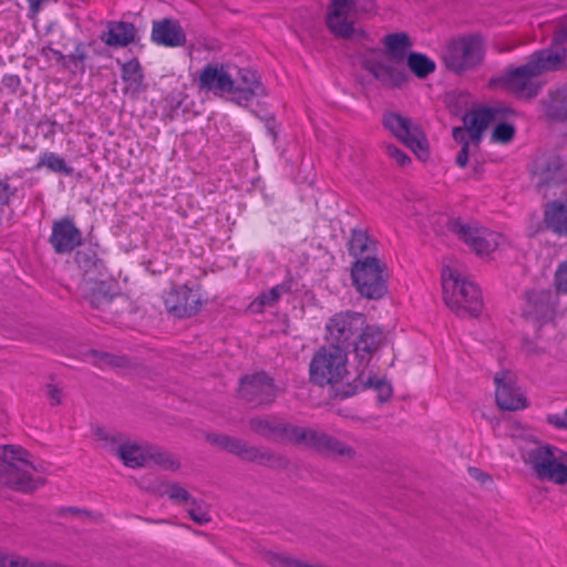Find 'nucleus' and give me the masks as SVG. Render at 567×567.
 <instances>
[{
	"label": "nucleus",
	"mask_w": 567,
	"mask_h": 567,
	"mask_svg": "<svg viewBox=\"0 0 567 567\" xmlns=\"http://www.w3.org/2000/svg\"><path fill=\"white\" fill-rule=\"evenodd\" d=\"M567 65V50L554 52L542 50L535 52L527 63L511 69L505 75L488 81L489 87H503L523 99H533L542 86L539 75L547 71L558 70Z\"/></svg>",
	"instance_id": "obj_1"
},
{
	"label": "nucleus",
	"mask_w": 567,
	"mask_h": 567,
	"mask_svg": "<svg viewBox=\"0 0 567 567\" xmlns=\"http://www.w3.org/2000/svg\"><path fill=\"white\" fill-rule=\"evenodd\" d=\"M518 456L536 480L556 485L567 483V452L564 450L539 441H528L519 446Z\"/></svg>",
	"instance_id": "obj_2"
},
{
	"label": "nucleus",
	"mask_w": 567,
	"mask_h": 567,
	"mask_svg": "<svg viewBox=\"0 0 567 567\" xmlns=\"http://www.w3.org/2000/svg\"><path fill=\"white\" fill-rule=\"evenodd\" d=\"M443 299L446 306L460 317H476L483 308L482 293L476 284L453 269L442 272Z\"/></svg>",
	"instance_id": "obj_3"
},
{
	"label": "nucleus",
	"mask_w": 567,
	"mask_h": 567,
	"mask_svg": "<svg viewBox=\"0 0 567 567\" xmlns=\"http://www.w3.org/2000/svg\"><path fill=\"white\" fill-rule=\"evenodd\" d=\"M35 467L30 454L17 445L0 446V483L22 493L38 487L33 477Z\"/></svg>",
	"instance_id": "obj_4"
},
{
	"label": "nucleus",
	"mask_w": 567,
	"mask_h": 567,
	"mask_svg": "<svg viewBox=\"0 0 567 567\" xmlns=\"http://www.w3.org/2000/svg\"><path fill=\"white\" fill-rule=\"evenodd\" d=\"M35 467L30 454L17 445L0 446V483L22 493L38 487L33 477Z\"/></svg>",
	"instance_id": "obj_5"
},
{
	"label": "nucleus",
	"mask_w": 567,
	"mask_h": 567,
	"mask_svg": "<svg viewBox=\"0 0 567 567\" xmlns=\"http://www.w3.org/2000/svg\"><path fill=\"white\" fill-rule=\"evenodd\" d=\"M348 374V351L342 347L322 346L311 358L309 379L319 386L339 384Z\"/></svg>",
	"instance_id": "obj_6"
},
{
	"label": "nucleus",
	"mask_w": 567,
	"mask_h": 567,
	"mask_svg": "<svg viewBox=\"0 0 567 567\" xmlns=\"http://www.w3.org/2000/svg\"><path fill=\"white\" fill-rule=\"evenodd\" d=\"M485 58L483 39L476 34H467L450 40L442 53L446 69L455 74L478 69Z\"/></svg>",
	"instance_id": "obj_7"
},
{
	"label": "nucleus",
	"mask_w": 567,
	"mask_h": 567,
	"mask_svg": "<svg viewBox=\"0 0 567 567\" xmlns=\"http://www.w3.org/2000/svg\"><path fill=\"white\" fill-rule=\"evenodd\" d=\"M386 265L380 258L354 260L351 280L360 296L380 299L386 292Z\"/></svg>",
	"instance_id": "obj_8"
},
{
	"label": "nucleus",
	"mask_w": 567,
	"mask_h": 567,
	"mask_svg": "<svg viewBox=\"0 0 567 567\" xmlns=\"http://www.w3.org/2000/svg\"><path fill=\"white\" fill-rule=\"evenodd\" d=\"M395 63L380 49H369L361 54V66L388 89H399L408 81L405 70Z\"/></svg>",
	"instance_id": "obj_9"
},
{
	"label": "nucleus",
	"mask_w": 567,
	"mask_h": 567,
	"mask_svg": "<svg viewBox=\"0 0 567 567\" xmlns=\"http://www.w3.org/2000/svg\"><path fill=\"white\" fill-rule=\"evenodd\" d=\"M285 433L291 442L312 447L321 453L346 458L354 456V450L351 446L327 433L300 426L285 429Z\"/></svg>",
	"instance_id": "obj_10"
},
{
	"label": "nucleus",
	"mask_w": 567,
	"mask_h": 567,
	"mask_svg": "<svg viewBox=\"0 0 567 567\" xmlns=\"http://www.w3.org/2000/svg\"><path fill=\"white\" fill-rule=\"evenodd\" d=\"M367 318L355 311H340L334 313L326 323V340L333 347H348L353 344L361 329H364Z\"/></svg>",
	"instance_id": "obj_11"
},
{
	"label": "nucleus",
	"mask_w": 567,
	"mask_h": 567,
	"mask_svg": "<svg viewBox=\"0 0 567 567\" xmlns=\"http://www.w3.org/2000/svg\"><path fill=\"white\" fill-rule=\"evenodd\" d=\"M449 228L478 256H488L505 240L497 231L473 226L460 219L452 220Z\"/></svg>",
	"instance_id": "obj_12"
},
{
	"label": "nucleus",
	"mask_w": 567,
	"mask_h": 567,
	"mask_svg": "<svg viewBox=\"0 0 567 567\" xmlns=\"http://www.w3.org/2000/svg\"><path fill=\"white\" fill-rule=\"evenodd\" d=\"M163 302L168 313L176 318H190L197 315L205 298L199 286L174 285L163 295Z\"/></svg>",
	"instance_id": "obj_13"
},
{
	"label": "nucleus",
	"mask_w": 567,
	"mask_h": 567,
	"mask_svg": "<svg viewBox=\"0 0 567 567\" xmlns=\"http://www.w3.org/2000/svg\"><path fill=\"white\" fill-rule=\"evenodd\" d=\"M383 125L420 159L426 161L429 158L427 140L422 130L413 125L410 118L391 112L383 115Z\"/></svg>",
	"instance_id": "obj_14"
},
{
	"label": "nucleus",
	"mask_w": 567,
	"mask_h": 567,
	"mask_svg": "<svg viewBox=\"0 0 567 567\" xmlns=\"http://www.w3.org/2000/svg\"><path fill=\"white\" fill-rule=\"evenodd\" d=\"M556 313V295L549 289H533L525 293L522 317L535 327L553 321Z\"/></svg>",
	"instance_id": "obj_15"
},
{
	"label": "nucleus",
	"mask_w": 567,
	"mask_h": 567,
	"mask_svg": "<svg viewBox=\"0 0 567 567\" xmlns=\"http://www.w3.org/2000/svg\"><path fill=\"white\" fill-rule=\"evenodd\" d=\"M116 453L124 465L132 468L146 466L151 462L171 471L179 467V463L169 454L159 451L150 452L136 444H122Z\"/></svg>",
	"instance_id": "obj_16"
},
{
	"label": "nucleus",
	"mask_w": 567,
	"mask_h": 567,
	"mask_svg": "<svg viewBox=\"0 0 567 567\" xmlns=\"http://www.w3.org/2000/svg\"><path fill=\"white\" fill-rule=\"evenodd\" d=\"M276 392L274 380L265 372L245 375L239 382V395L257 405L272 402Z\"/></svg>",
	"instance_id": "obj_17"
},
{
	"label": "nucleus",
	"mask_w": 567,
	"mask_h": 567,
	"mask_svg": "<svg viewBox=\"0 0 567 567\" xmlns=\"http://www.w3.org/2000/svg\"><path fill=\"white\" fill-rule=\"evenodd\" d=\"M388 341L386 333L377 324L364 322V329H361L353 341V352L359 364L368 367L373 355L382 349Z\"/></svg>",
	"instance_id": "obj_18"
},
{
	"label": "nucleus",
	"mask_w": 567,
	"mask_h": 567,
	"mask_svg": "<svg viewBox=\"0 0 567 567\" xmlns=\"http://www.w3.org/2000/svg\"><path fill=\"white\" fill-rule=\"evenodd\" d=\"M351 8L347 0H331L327 14V25L329 30L338 38L350 39L354 35L367 39L363 30H357L353 25Z\"/></svg>",
	"instance_id": "obj_19"
},
{
	"label": "nucleus",
	"mask_w": 567,
	"mask_h": 567,
	"mask_svg": "<svg viewBox=\"0 0 567 567\" xmlns=\"http://www.w3.org/2000/svg\"><path fill=\"white\" fill-rule=\"evenodd\" d=\"M533 176L539 187L557 186L567 181V165L558 155L545 154L535 161Z\"/></svg>",
	"instance_id": "obj_20"
},
{
	"label": "nucleus",
	"mask_w": 567,
	"mask_h": 567,
	"mask_svg": "<svg viewBox=\"0 0 567 567\" xmlns=\"http://www.w3.org/2000/svg\"><path fill=\"white\" fill-rule=\"evenodd\" d=\"M267 92L259 75L250 69H238L234 79L233 101L246 106L252 99L266 96Z\"/></svg>",
	"instance_id": "obj_21"
},
{
	"label": "nucleus",
	"mask_w": 567,
	"mask_h": 567,
	"mask_svg": "<svg viewBox=\"0 0 567 567\" xmlns=\"http://www.w3.org/2000/svg\"><path fill=\"white\" fill-rule=\"evenodd\" d=\"M495 399L499 409L504 411L524 410L528 406L525 393L517 388L507 373L496 374Z\"/></svg>",
	"instance_id": "obj_22"
},
{
	"label": "nucleus",
	"mask_w": 567,
	"mask_h": 567,
	"mask_svg": "<svg viewBox=\"0 0 567 567\" xmlns=\"http://www.w3.org/2000/svg\"><path fill=\"white\" fill-rule=\"evenodd\" d=\"M50 243L58 254L71 252L82 245V234L71 218L64 217L53 223Z\"/></svg>",
	"instance_id": "obj_23"
},
{
	"label": "nucleus",
	"mask_w": 567,
	"mask_h": 567,
	"mask_svg": "<svg viewBox=\"0 0 567 567\" xmlns=\"http://www.w3.org/2000/svg\"><path fill=\"white\" fill-rule=\"evenodd\" d=\"M199 85L202 89L212 91L215 94H229L233 97L234 78L227 65H206L199 74Z\"/></svg>",
	"instance_id": "obj_24"
},
{
	"label": "nucleus",
	"mask_w": 567,
	"mask_h": 567,
	"mask_svg": "<svg viewBox=\"0 0 567 567\" xmlns=\"http://www.w3.org/2000/svg\"><path fill=\"white\" fill-rule=\"evenodd\" d=\"M151 39L165 48L183 47L186 43V34L181 23L168 18L153 21Z\"/></svg>",
	"instance_id": "obj_25"
},
{
	"label": "nucleus",
	"mask_w": 567,
	"mask_h": 567,
	"mask_svg": "<svg viewBox=\"0 0 567 567\" xmlns=\"http://www.w3.org/2000/svg\"><path fill=\"white\" fill-rule=\"evenodd\" d=\"M348 251L355 260L378 257V241L367 229L353 228L348 240Z\"/></svg>",
	"instance_id": "obj_26"
},
{
	"label": "nucleus",
	"mask_w": 567,
	"mask_h": 567,
	"mask_svg": "<svg viewBox=\"0 0 567 567\" xmlns=\"http://www.w3.org/2000/svg\"><path fill=\"white\" fill-rule=\"evenodd\" d=\"M495 110L483 107L467 113L463 121L472 133L473 146L477 147L482 140L483 132L495 120Z\"/></svg>",
	"instance_id": "obj_27"
},
{
	"label": "nucleus",
	"mask_w": 567,
	"mask_h": 567,
	"mask_svg": "<svg viewBox=\"0 0 567 567\" xmlns=\"http://www.w3.org/2000/svg\"><path fill=\"white\" fill-rule=\"evenodd\" d=\"M135 35L136 29L133 23L114 21L107 24V31L101 40L109 47L122 48L132 43Z\"/></svg>",
	"instance_id": "obj_28"
},
{
	"label": "nucleus",
	"mask_w": 567,
	"mask_h": 567,
	"mask_svg": "<svg viewBox=\"0 0 567 567\" xmlns=\"http://www.w3.org/2000/svg\"><path fill=\"white\" fill-rule=\"evenodd\" d=\"M208 440L216 446L229 453L236 454L244 460L254 461L258 456V451L248 446L243 441L228 435H209Z\"/></svg>",
	"instance_id": "obj_29"
},
{
	"label": "nucleus",
	"mask_w": 567,
	"mask_h": 567,
	"mask_svg": "<svg viewBox=\"0 0 567 567\" xmlns=\"http://www.w3.org/2000/svg\"><path fill=\"white\" fill-rule=\"evenodd\" d=\"M382 43L386 55L393 62H402L412 47V41L405 32L389 33L383 38Z\"/></svg>",
	"instance_id": "obj_30"
},
{
	"label": "nucleus",
	"mask_w": 567,
	"mask_h": 567,
	"mask_svg": "<svg viewBox=\"0 0 567 567\" xmlns=\"http://www.w3.org/2000/svg\"><path fill=\"white\" fill-rule=\"evenodd\" d=\"M545 224L554 233L567 236V203H548L545 208Z\"/></svg>",
	"instance_id": "obj_31"
},
{
	"label": "nucleus",
	"mask_w": 567,
	"mask_h": 567,
	"mask_svg": "<svg viewBox=\"0 0 567 567\" xmlns=\"http://www.w3.org/2000/svg\"><path fill=\"white\" fill-rule=\"evenodd\" d=\"M152 491L158 496H167L175 504H196V499L192 497L186 488L174 482L157 481Z\"/></svg>",
	"instance_id": "obj_32"
},
{
	"label": "nucleus",
	"mask_w": 567,
	"mask_h": 567,
	"mask_svg": "<svg viewBox=\"0 0 567 567\" xmlns=\"http://www.w3.org/2000/svg\"><path fill=\"white\" fill-rule=\"evenodd\" d=\"M122 80L125 83V92L138 93L143 87L144 75L137 60H131L122 66Z\"/></svg>",
	"instance_id": "obj_33"
},
{
	"label": "nucleus",
	"mask_w": 567,
	"mask_h": 567,
	"mask_svg": "<svg viewBox=\"0 0 567 567\" xmlns=\"http://www.w3.org/2000/svg\"><path fill=\"white\" fill-rule=\"evenodd\" d=\"M545 112L553 120H567V87L551 92L545 102Z\"/></svg>",
	"instance_id": "obj_34"
},
{
	"label": "nucleus",
	"mask_w": 567,
	"mask_h": 567,
	"mask_svg": "<svg viewBox=\"0 0 567 567\" xmlns=\"http://www.w3.org/2000/svg\"><path fill=\"white\" fill-rule=\"evenodd\" d=\"M406 64L411 72L420 79H424L435 71V62L427 55L411 52L406 58Z\"/></svg>",
	"instance_id": "obj_35"
},
{
	"label": "nucleus",
	"mask_w": 567,
	"mask_h": 567,
	"mask_svg": "<svg viewBox=\"0 0 567 567\" xmlns=\"http://www.w3.org/2000/svg\"><path fill=\"white\" fill-rule=\"evenodd\" d=\"M43 167H47L49 171L53 173H63L65 175H70L72 173V168L68 166L64 158H62L54 152H43L39 156L38 163L33 169L40 171Z\"/></svg>",
	"instance_id": "obj_36"
},
{
	"label": "nucleus",
	"mask_w": 567,
	"mask_h": 567,
	"mask_svg": "<svg viewBox=\"0 0 567 567\" xmlns=\"http://www.w3.org/2000/svg\"><path fill=\"white\" fill-rule=\"evenodd\" d=\"M290 286L287 284H279L270 288L269 290L260 293L256 300L251 303V308L261 310L266 307H274L282 297V295L289 292Z\"/></svg>",
	"instance_id": "obj_37"
},
{
	"label": "nucleus",
	"mask_w": 567,
	"mask_h": 567,
	"mask_svg": "<svg viewBox=\"0 0 567 567\" xmlns=\"http://www.w3.org/2000/svg\"><path fill=\"white\" fill-rule=\"evenodd\" d=\"M359 380L364 388L374 389L381 401H386L391 398L392 386L384 377L370 374L367 379H363V373H360Z\"/></svg>",
	"instance_id": "obj_38"
},
{
	"label": "nucleus",
	"mask_w": 567,
	"mask_h": 567,
	"mask_svg": "<svg viewBox=\"0 0 567 567\" xmlns=\"http://www.w3.org/2000/svg\"><path fill=\"white\" fill-rule=\"evenodd\" d=\"M0 567H62L56 564L30 560L14 554H8L0 549Z\"/></svg>",
	"instance_id": "obj_39"
},
{
	"label": "nucleus",
	"mask_w": 567,
	"mask_h": 567,
	"mask_svg": "<svg viewBox=\"0 0 567 567\" xmlns=\"http://www.w3.org/2000/svg\"><path fill=\"white\" fill-rule=\"evenodd\" d=\"M250 429L264 436H269L281 430V423L275 422L270 419L255 417L251 419Z\"/></svg>",
	"instance_id": "obj_40"
},
{
	"label": "nucleus",
	"mask_w": 567,
	"mask_h": 567,
	"mask_svg": "<svg viewBox=\"0 0 567 567\" xmlns=\"http://www.w3.org/2000/svg\"><path fill=\"white\" fill-rule=\"evenodd\" d=\"M515 132L516 130L513 124L506 122L498 123L492 132L491 141L503 145L508 144L513 141Z\"/></svg>",
	"instance_id": "obj_41"
},
{
	"label": "nucleus",
	"mask_w": 567,
	"mask_h": 567,
	"mask_svg": "<svg viewBox=\"0 0 567 567\" xmlns=\"http://www.w3.org/2000/svg\"><path fill=\"white\" fill-rule=\"evenodd\" d=\"M40 54L50 64H61L62 66H66V55L50 45L42 47Z\"/></svg>",
	"instance_id": "obj_42"
},
{
	"label": "nucleus",
	"mask_w": 567,
	"mask_h": 567,
	"mask_svg": "<svg viewBox=\"0 0 567 567\" xmlns=\"http://www.w3.org/2000/svg\"><path fill=\"white\" fill-rule=\"evenodd\" d=\"M188 515L198 525H205L212 519L208 512L197 501L195 505H190Z\"/></svg>",
	"instance_id": "obj_43"
},
{
	"label": "nucleus",
	"mask_w": 567,
	"mask_h": 567,
	"mask_svg": "<svg viewBox=\"0 0 567 567\" xmlns=\"http://www.w3.org/2000/svg\"><path fill=\"white\" fill-rule=\"evenodd\" d=\"M555 287L557 292L567 293V260L559 264L555 271Z\"/></svg>",
	"instance_id": "obj_44"
},
{
	"label": "nucleus",
	"mask_w": 567,
	"mask_h": 567,
	"mask_svg": "<svg viewBox=\"0 0 567 567\" xmlns=\"http://www.w3.org/2000/svg\"><path fill=\"white\" fill-rule=\"evenodd\" d=\"M347 2L353 14L371 12L375 7L374 0H347Z\"/></svg>",
	"instance_id": "obj_45"
},
{
	"label": "nucleus",
	"mask_w": 567,
	"mask_h": 567,
	"mask_svg": "<svg viewBox=\"0 0 567 567\" xmlns=\"http://www.w3.org/2000/svg\"><path fill=\"white\" fill-rule=\"evenodd\" d=\"M86 58L87 53L85 47L82 43H78L74 48V51L71 54L66 55V63L71 62L74 64L75 68L81 65V68L83 69V63L86 60Z\"/></svg>",
	"instance_id": "obj_46"
},
{
	"label": "nucleus",
	"mask_w": 567,
	"mask_h": 567,
	"mask_svg": "<svg viewBox=\"0 0 567 567\" xmlns=\"http://www.w3.org/2000/svg\"><path fill=\"white\" fill-rule=\"evenodd\" d=\"M385 152L386 155L400 166H404L410 162L409 156L395 145L388 144L385 146Z\"/></svg>",
	"instance_id": "obj_47"
},
{
	"label": "nucleus",
	"mask_w": 567,
	"mask_h": 567,
	"mask_svg": "<svg viewBox=\"0 0 567 567\" xmlns=\"http://www.w3.org/2000/svg\"><path fill=\"white\" fill-rule=\"evenodd\" d=\"M92 360L93 363L101 369L116 364V358L105 352H93Z\"/></svg>",
	"instance_id": "obj_48"
},
{
	"label": "nucleus",
	"mask_w": 567,
	"mask_h": 567,
	"mask_svg": "<svg viewBox=\"0 0 567 567\" xmlns=\"http://www.w3.org/2000/svg\"><path fill=\"white\" fill-rule=\"evenodd\" d=\"M453 138H454L458 144H461V146H463V145H467V146L473 145V142H472V133H471V131L467 128V126H466V125H465L464 127H454V128H453Z\"/></svg>",
	"instance_id": "obj_49"
},
{
	"label": "nucleus",
	"mask_w": 567,
	"mask_h": 567,
	"mask_svg": "<svg viewBox=\"0 0 567 567\" xmlns=\"http://www.w3.org/2000/svg\"><path fill=\"white\" fill-rule=\"evenodd\" d=\"M546 422L558 430H567L566 410L563 413H549Z\"/></svg>",
	"instance_id": "obj_50"
},
{
	"label": "nucleus",
	"mask_w": 567,
	"mask_h": 567,
	"mask_svg": "<svg viewBox=\"0 0 567 567\" xmlns=\"http://www.w3.org/2000/svg\"><path fill=\"white\" fill-rule=\"evenodd\" d=\"M110 296L102 290V286H99L96 290H94L90 297V302L93 307L100 308L103 305L110 303Z\"/></svg>",
	"instance_id": "obj_51"
},
{
	"label": "nucleus",
	"mask_w": 567,
	"mask_h": 567,
	"mask_svg": "<svg viewBox=\"0 0 567 567\" xmlns=\"http://www.w3.org/2000/svg\"><path fill=\"white\" fill-rule=\"evenodd\" d=\"M14 192L7 181H0V214L2 215V208L7 206Z\"/></svg>",
	"instance_id": "obj_52"
},
{
	"label": "nucleus",
	"mask_w": 567,
	"mask_h": 567,
	"mask_svg": "<svg viewBox=\"0 0 567 567\" xmlns=\"http://www.w3.org/2000/svg\"><path fill=\"white\" fill-rule=\"evenodd\" d=\"M468 153H470V146L463 145L461 146V150L456 156V164L460 167H465L468 163Z\"/></svg>",
	"instance_id": "obj_53"
},
{
	"label": "nucleus",
	"mask_w": 567,
	"mask_h": 567,
	"mask_svg": "<svg viewBox=\"0 0 567 567\" xmlns=\"http://www.w3.org/2000/svg\"><path fill=\"white\" fill-rule=\"evenodd\" d=\"M48 394H49L51 404H53V405L60 404L62 394L58 388H55L54 385H50Z\"/></svg>",
	"instance_id": "obj_54"
},
{
	"label": "nucleus",
	"mask_w": 567,
	"mask_h": 567,
	"mask_svg": "<svg viewBox=\"0 0 567 567\" xmlns=\"http://www.w3.org/2000/svg\"><path fill=\"white\" fill-rule=\"evenodd\" d=\"M470 473L474 478L478 480L483 484L492 481L488 474L483 473L477 468H470Z\"/></svg>",
	"instance_id": "obj_55"
},
{
	"label": "nucleus",
	"mask_w": 567,
	"mask_h": 567,
	"mask_svg": "<svg viewBox=\"0 0 567 567\" xmlns=\"http://www.w3.org/2000/svg\"><path fill=\"white\" fill-rule=\"evenodd\" d=\"M145 522L150 523V524H171L169 520L167 519H151V518H146Z\"/></svg>",
	"instance_id": "obj_56"
},
{
	"label": "nucleus",
	"mask_w": 567,
	"mask_h": 567,
	"mask_svg": "<svg viewBox=\"0 0 567 567\" xmlns=\"http://www.w3.org/2000/svg\"><path fill=\"white\" fill-rule=\"evenodd\" d=\"M21 150H24V151H29V152H34L35 151V147L34 146H29V145H21L20 146Z\"/></svg>",
	"instance_id": "obj_57"
},
{
	"label": "nucleus",
	"mask_w": 567,
	"mask_h": 567,
	"mask_svg": "<svg viewBox=\"0 0 567 567\" xmlns=\"http://www.w3.org/2000/svg\"><path fill=\"white\" fill-rule=\"evenodd\" d=\"M525 351H526L527 353L536 352V350L532 347V344H530V343H526V344H525Z\"/></svg>",
	"instance_id": "obj_58"
},
{
	"label": "nucleus",
	"mask_w": 567,
	"mask_h": 567,
	"mask_svg": "<svg viewBox=\"0 0 567 567\" xmlns=\"http://www.w3.org/2000/svg\"><path fill=\"white\" fill-rule=\"evenodd\" d=\"M182 526L185 527L186 529H190V527L187 525H182Z\"/></svg>",
	"instance_id": "obj_59"
}]
</instances>
